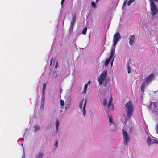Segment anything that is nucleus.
Instances as JSON below:
<instances>
[{
	"label": "nucleus",
	"mask_w": 158,
	"mask_h": 158,
	"mask_svg": "<svg viewBox=\"0 0 158 158\" xmlns=\"http://www.w3.org/2000/svg\"><path fill=\"white\" fill-rule=\"evenodd\" d=\"M153 105L155 107H156V108L157 107V103H156V102H154L153 103Z\"/></svg>",
	"instance_id": "nucleus-33"
},
{
	"label": "nucleus",
	"mask_w": 158,
	"mask_h": 158,
	"mask_svg": "<svg viewBox=\"0 0 158 158\" xmlns=\"http://www.w3.org/2000/svg\"><path fill=\"white\" fill-rule=\"evenodd\" d=\"M87 30V28L85 27L83 30L82 33L84 35L86 34Z\"/></svg>",
	"instance_id": "nucleus-22"
},
{
	"label": "nucleus",
	"mask_w": 158,
	"mask_h": 158,
	"mask_svg": "<svg viewBox=\"0 0 158 158\" xmlns=\"http://www.w3.org/2000/svg\"><path fill=\"white\" fill-rule=\"evenodd\" d=\"M86 89H85V88L84 89L83 92L85 93V94L86 93Z\"/></svg>",
	"instance_id": "nucleus-40"
},
{
	"label": "nucleus",
	"mask_w": 158,
	"mask_h": 158,
	"mask_svg": "<svg viewBox=\"0 0 158 158\" xmlns=\"http://www.w3.org/2000/svg\"><path fill=\"white\" fill-rule=\"evenodd\" d=\"M59 124V123L58 120V119H57L56 120V127L57 130L58 129Z\"/></svg>",
	"instance_id": "nucleus-25"
},
{
	"label": "nucleus",
	"mask_w": 158,
	"mask_h": 158,
	"mask_svg": "<svg viewBox=\"0 0 158 158\" xmlns=\"http://www.w3.org/2000/svg\"><path fill=\"white\" fill-rule=\"evenodd\" d=\"M146 84L145 83V81H144L142 85L141 86V91L142 92H143L144 91V89L145 87V84Z\"/></svg>",
	"instance_id": "nucleus-18"
},
{
	"label": "nucleus",
	"mask_w": 158,
	"mask_h": 158,
	"mask_svg": "<svg viewBox=\"0 0 158 158\" xmlns=\"http://www.w3.org/2000/svg\"><path fill=\"white\" fill-rule=\"evenodd\" d=\"M91 4L92 7L94 8H95L96 7V5L95 3L94 2H91Z\"/></svg>",
	"instance_id": "nucleus-28"
},
{
	"label": "nucleus",
	"mask_w": 158,
	"mask_h": 158,
	"mask_svg": "<svg viewBox=\"0 0 158 158\" xmlns=\"http://www.w3.org/2000/svg\"><path fill=\"white\" fill-rule=\"evenodd\" d=\"M64 0H61V4L62 6H63V3L64 2Z\"/></svg>",
	"instance_id": "nucleus-39"
},
{
	"label": "nucleus",
	"mask_w": 158,
	"mask_h": 158,
	"mask_svg": "<svg viewBox=\"0 0 158 158\" xmlns=\"http://www.w3.org/2000/svg\"><path fill=\"white\" fill-rule=\"evenodd\" d=\"M98 0H96V2H97Z\"/></svg>",
	"instance_id": "nucleus-47"
},
{
	"label": "nucleus",
	"mask_w": 158,
	"mask_h": 158,
	"mask_svg": "<svg viewBox=\"0 0 158 158\" xmlns=\"http://www.w3.org/2000/svg\"><path fill=\"white\" fill-rule=\"evenodd\" d=\"M151 6V10L152 16L156 15L158 13V9L153 0H149Z\"/></svg>",
	"instance_id": "nucleus-2"
},
{
	"label": "nucleus",
	"mask_w": 158,
	"mask_h": 158,
	"mask_svg": "<svg viewBox=\"0 0 158 158\" xmlns=\"http://www.w3.org/2000/svg\"><path fill=\"white\" fill-rule=\"evenodd\" d=\"M112 98L111 97L109 100L108 105L109 109L111 110H113L114 109L113 105L112 103Z\"/></svg>",
	"instance_id": "nucleus-7"
},
{
	"label": "nucleus",
	"mask_w": 158,
	"mask_h": 158,
	"mask_svg": "<svg viewBox=\"0 0 158 158\" xmlns=\"http://www.w3.org/2000/svg\"><path fill=\"white\" fill-rule=\"evenodd\" d=\"M121 38V36L119 32H116L114 35L113 40L118 41Z\"/></svg>",
	"instance_id": "nucleus-6"
},
{
	"label": "nucleus",
	"mask_w": 158,
	"mask_h": 158,
	"mask_svg": "<svg viewBox=\"0 0 158 158\" xmlns=\"http://www.w3.org/2000/svg\"><path fill=\"white\" fill-rule=\"evenodd\" d=\"M43 156V153L41 152H39L36 158H42Z\"/></svg>",
	"instance_id": "nucleus-21"
},
{
	"label": "nucleus",
	"mask_w": 158,
	"mask_h": 158,
	"mask_svg": "<svg viewBox=\"0 0 158 158\" xmlns=\"http://www.w3.org/2000/svg\"><path fill=\"white\" fill-rule=\"evenodd\" d=\"M60 104L61 106H63L64 104V102L62 100H60Z\"/></svg>",
	"instance_id": "nucleus-29"
},
{
	"label": "nucleus",
	"mask_w": 158,
	"mask_h": 158,
	"mask_svg": "<svg viewBox=\"0 0 158 158\" xmlns=\"http://www.w3.org/2000/svg\"><path fill=\"white\" fill-rule=\"evenodd\" d=\"M44 103H41L40 109L42 110H43L44 109Z\"/></svg>",
	"instance_id": "nucleus-31"
},
{
	"label": "nucleus",
	"mask_w": 158,
	"mask_h": 158,
	"mask_svg": "<svg viewBox=\"0 0 158 158\" xmlns=\"http://www.w3.org/2000/svg\"><path fill=\"white\" fill-rule=\"evenodd\" d=\"M107 100L106 99H104L103 102V104L104 106H107Z\"/></svg>",
	"instance_id": "nucleus-24"
},
{
	"label": "nucleus",
	"mask_w": 158,
	"mask_h": 158,
	"mask_svg": "<svg viewBox=\"0 0 158 158\" xmlns=\"http://www.w3.org/2000/svg\"><path fill=\"white\" fill-rule=\"evenodd\" d=\"M154 0L156 2H158V0Z\"/></svg>",
	"instance_id": "nucleus-45"
},
{
	"label": "nucleus",
	"mask_w": 158,
	"mask_h": 158,
	"mask_svg": "<svg viewBox=\"0 0 158 158\" xmlns=\"http://www.w3.org/2000/svg\"><path fill=\"white\" fill-rule=\"evenodd\" d=\"M73 26H71V24H70L69 28V32L70 33V32H72L73 30Z\"/></svg>",
	"instance_id": "nucleus-27"
},
{
	"label": "nucleus",
	"mask_w": 158,
	"mask_h": 158,
	"mask_svg": "<svg viewBox=\"0 0 158 158\" xmlns=\"http://www.w3.org/2000/svg\"><path fill=\"white\" fill-rule=\"evenodd\" d=\"M152 140L149 137H148L147 138V143L148 145H150L152 144Z\"/></svg>",
	"instance_id": "nucleus-15"
},
{
	"label": "nucleus",
	"mask_w": 158,
	"mask_h": 158,
	"mask_svg": "<svg viewBox=\"0 0 158 158\" xmlns=\"http://www.w3.org/2000/svg\"><path fill=\"white\" fill-rule=\"evenodd\" d=\"M115 47L112 48L111 50L110 55V57L112 58L114 54L115 53Z\"/></svg>",
	"instance_id": "nucleus-11"
},
{
	"label": "nucleus",
	"mask_w": 158,
	"mask_h": 158,
	"mask_svg": "<svg viewBox=\"0 0 158 158\" xmlns=\"http://www.w3.org/2000/svg\"><path fill=\"white\" fill-rule=\"evenodd\" d=\"M127 69L128 71V73H130L131 70V68L129 65V63H128L127 64Z\"/></svg>",
	"instance_id": "nucleus-19"
},
{
	"label": "nucleus",
	"mask_w": 158,
	"mask_h": 158,
	"mask_svg": "<svg viewBox=\"0 0 158 158\" xmlns=\"http://www.w3.org/2000/svg\"><path fill=\"white\" fill-rule=\"evenodd\" d=\"M114 56L113 57V59H112V61H111V62L110 63V64H111V66H112V65H113V61H114Z\"/></svg>",
	"instance_id": "nucleus-35"
},
{
	"label": "nucleus",
	"mask_w": 158,
	"mask_h": 158,
	"mask_svg": "<svg viewBox=\"0 0 158 158\" xmlns=\"http://www.w3.org/2000/svg\"><path fill=\"white\" fill-rule=\"evenodd\" d=\"M86 102H87V100H85V101L84 102V104H83V108L82 109V112H83V115L84 116H85L86 114V110H85V106H86Z\"/></svg>",
	"instance_id": "nucleus-9"
},
{
	"label": "nucleus",
	"mask_w": 158,
	"mask_h": 158,
	"mask_svg": "<svg viewBox=\"0 0 158 158\" xmlns=\"http://www.w3.org/2000/svg\"><path fill=\"white\" fill-rule=\"evenodd\" d=\"M110 128L111 130L113 131L115 129L116 127L115 123L110 124Z\"/></svg>",
	"instance_id": "nucleus-10"
},
{
	"label": "nucleus",
	"mask_w": 158,
	"mask_h": 158,
	"mask_svg": "<svg viewBox=\"0 0 158 158\" xmlns=\"http://www.w3.org/2000/svg\"><path fill=\"white\" fill-rule=\"evenodd\" d=\"M87 87H88L87 84H85V85L84 88H85V89H87Z\"/></svg>",
	"instance_id": "nucleus-36"
},
{
	"label": "nucleus",
	"mask_w": 158,
	"mask_h": 158,
	"mask_svg": "<svg viewBox=\"0 0 158 158\" xmlns=\"http://www.w3.org/2000/svg\"><path fill=\"white\" fill-rule=\"evenodd\" d=\"M55 146L56 147H57L58 146V140H56V143L55 144Z\"/></svg>",
	"instance_id": "nucleus-38"
},
{
	"label": "nucleus",
	"mask_w": 158,
	"mask_h": 158,
	"mask_svg": "<svg viewBox=\"0 0 158 158\" xmlns=\"http://www.w3.org/2000/svg\"><path fill=\"white\" fill-rule=\"evenodd\" d=\"M132 2L131 1V0H130L128 2V5H130L131 3Z\"/></svg>",
	"instance_id": "nucleus-37"
},
{
	"label": "nucleus",
	"mask_w": 158,
	"mask_h": 158,
	"mask_svg": "<svg viewBox=\"0 0 158 158\" xmlns=\"http://www.w3.org/2000/svg\"><path fill=\"white\" fill-rule=\"evenodd\" d=\"M122 131L124 139V143L127 145V144L129 140V136L127 132L124 129H122Z\"/></svg>",
	"instance_id": "nucleus-4"
},
{
	"label": "nucleus",
	"mask_w": 158,
	"mask_h": 158,
	"mask_svg": "<svg viewBox=\"0 0 158 158\" xmlns=\"http://www.w3.org/2000/svg\"><path fill=\"white\" fill-rule=\"evenodd\" d=\"M107 75V71H104L99 76L98 78V81L100 84L102 83L103 81L105 79Z\"/></svg>",
	"instance_id": "nucleus-3"
},
{
	"label": "nucleus",
	"mask_w": 158,
	"mask_h": 158,
	"mask_svg": "<svg viewBox=\"0 0 158 158\" xmlns=\"http://www.w3.org/2000/svg\"><path fill=\"white\" fill-rule=\"evenodd\" d=\"M34 128L35 129V131L38 130L40 129V127L38 126H34Z\"/></svg>",
	"instance_id": "nucleus-26"
},
{
	"label": "nucleus",
	"mask_w": 158,
	"mask_h": 158,
	"mask_svg": "<svg viewBox=\"0 0 158 158\" xmlns=\"http://www.w3.org/2000/svg\"><path fill=\"white\" fill-rule=\"evenodd\" d=\"M156 132L157 133H158V123L156 126Z\"/></svg>",
	"instance_id": "nucleus-34"
},
{
	"label": "nucleus",
	"mask_w": 158,
	"mask_h": 158,
	"mask_svg": "<svg viewBox=\"0 0 158 158\" xmlns=\"http://www.w3.org/2000/svg\"><path fill=\"white\" fill-rule=\"evenodd\" d=\"M44 94H42V96L41 98V103H44Z\"/></svg>",
	"instance_id": "nucleus-23"
},
{
	"label": "nucleus",
	"mask_w": 158,
	"mask_h": 158,
	"mask_svg": "<svg viewBox=\"0 0 158 158\" xmlns=\"http://www.w3.org/2000/svg\"><path fill=\"white\" fill-rule=\"evenodd\" d=\"M134 1H135V0H131V1L132 2H133Z\"/></svg>",
	"instance_id": "nucleus-46"
},
{
	"label": "nucleus",
	"mask_w": 158,
	"mask_h": 158,
	"mask_svg": "<svg viewBox=\"0 0 158 158\" xmlns=\"http://www.w3.org/2000/svg\"><path fill=\"white\" fill-rule=\"evenodd\" d=\"M76 19V14L75 13L72 19V21L71 22L70 24H71V26H73V25H74V23L75 22V20Z\"/></svg>",
	"instance_id": "nucleus-12"
},
{
	"label": "nucleus",
	"mask_w": 158,
	"mask_h": 158,
	"mask_svg": "<svg viewBox=\"0 0 158 158\" xmlns=\"http://www.w3.org/2000/svg\"><path fill=\"white\" fill-rule=\"evenodd\" d=\"M89 83V81L88 83Z\"/></svg>",
	"instance_id": "nucleus-48"
},
{
	"label": "nucleus",
	"mask_w": 158,
	"mask_h": 158,
	"mask_svg": "<svg viewBox=\"0 0 158 158\" xmlns=\"http://www.w3.org/2000/svg\"><path fill=\"white\" fill-rule=\"evenodd\" d=\"M126 1H125L124 2V4H123V6H125V5H126Z\"/></svg>",
	"instance_id": "nucleus-43"
},
{
	"label": "nucleus",
	"mask_w": 158,
	"mask_h": 158,
	"mask_svg": "<svg viewBox=\"0 0 158 158\" xmlns=\"http://www.w3.org/2000/svg\"><path fill=\"white\" fill-rule=\"evenodd\" d=\"M62 90L61 89L60 91V93H61Z\"/></svg>",
	"instance_id": "nucleus-44"
},
{
	"label": "nucleus",
	"mask_w": 158,
	"mask_h": 158,
	"mask_svg": "<svg viewBox=\"0 0 158 158\" xmlns=\"http://www.w3.org/2000/svg\"><path fill=\"white\" fill-rule=\"evenodd\" d=\"M154 77V75L152 73L149 75L148 77H146L145 80L144 81H145V83L148 84L153 79Z\"/></svg>",
	"instance_id": "nucleus-5"
},
{
	"label": "nucleus",
	"mask_w": 158,
	"mask_h": 158,
	"mask_svg": "<svg viewBox=\"0 0 158 158\" xmlns=\"http://www.w3.org/2000/svg\"><path fill=\"white\" fill-rule=\"evenodd\" d=\"M111 58L109 57V58H108L106 60L105 62V66H106L108 65Z\"/></svg>",
	"instance_id": "nucleus-13"
},
{
	"label": "nucleus",
	"mask_w": 158,
	"mask_h": 158,
	"mask_svg": "<svg viewBox=\"0 0 158 158\" xmlns=\"http://www.w3.org/2000/svg\"><path fill=\"white\" fill-rule=\"evenodd\" d=\"M135 36L134 35H131L129 39V44L130 45H133L134 40H135Z\"/></svg>",
	"instance_id": "nucleus-8"
},
{
	"label": "nucleus",
	"mask_w": 158,
	"mask_h": 158,
	"mask_svg": "<svg viewBox=\"0 0 158 158\" xmlns=\"http://www.w3.org/2000/svg\"><path fill=\"white\" fill-rule=\"evenodd\" d=\"M126 113L128 118H130L133 115L135 109L133 103L131 100H129L125 104Z\"/></svg>",
	"instance_id": "nucleus-1"
},
{
	"label": "nucleus",
	"mask_w": 158,
	"mask_h": 158,
	"mask_svg": "<svg viewBox=\"0 0 158 158\" xmlns=\"http://www.w3.org/2000/svg\"><path fill=\"white\" fill-rule=\"evenodd\" d=\"M52 58L50 60V65H51L52 62Z\"/></svg>",
	"instance_id": "nucleus-42"
},
{
	"label": "nucleus",
	"mask_w": 158,
	"mask_h": 158,
	"mask_svg": "<svg viewBox=\"0 0 158 158\" xmlns=\"http://www.w3.org/2000/svg\"><path fill=\"white\" fill-rule=\"evenodd\" d=\"M152 144L153 143H156V144H157L158 143V141L156 140H155V139H154L153 141L152 142Z\"/></svg>",
	"instance_id": "nucleus-30"
},
{
	"label": "nucleus",
	"mask_w": 158,
	"mask_h": 158,
	"mask_svg": "<svg viewBox=\"0 0 158 158\" xmlns=\"http://www.w3.org/2000/svg\"><path fill=\"white\" fill-rule=\"evenodd\" d=\"M118 42V41H114V40H113V42H114V45H113V46H114V47H115V45H116V44H117V42Z\"/></svg>",
	"instance_id": "nucleus-32"
},
{
	"label": "nucleus",
	"mask_w": 158,
	"mask_h": 158,
	"mask_svg": "<svg viewBox=\"0 0 158 158\" xmlns=\"http://www.w3.org/2000/svg\"><path fill=\"white\" fill-rule=\"evenodd\" d=\"M66 103H67L66 107H69V106L70 105L71 103V99L69 98L67 100V102H66Z\"/></svg>",
	"instance_id": "nucleus-17"
},
{
	"label": "nucleus",
	"mask_w": 158,
	"mask_h": 158,
	"mask_svg": "<svg viewBox=\"0 0 158 158\" xmlns=\"http://www.w3.org/2000/svg\"><path fill=\"white\" fill-rule=\"evenodd\" d=\"M57 65H58V63H57L56 64V65H55V67L56 68H57Z\"/></svg>",
	"instance_id": "nucleus-41"
},
{
	"label": "nucleus",
	"mask_w": 158,
	"mask_h": 158,
	"mask_svg": "<svg viewBox=\"0 0 158 158\" xmlns=\"http://www.w3.org/2000/svg\"><path fill=\"white\" fill-rule=\"evenodd\" d=\"M107 117L109 118V124L114 123L112 117L109 115H108Z\"/></svg>",
	"instance_id": "nucleus-16"
},
{
	"label": "nucleus",
	"mask_w": 158,
	"mask_h": 158,
	"mask_svg": "<svg viewBox=\"0 0 158 158\" xmlns=\"http://www.w3.org/2000/svg\"><path fill=\"white\" fill-rule=\"evenodd\" d=\"M84 100V99H83L79 102V108L80 109H82V104H83V103Z\"/></svg>",
	"instance_id": "nucleus-20"
},
{
	"label": "nucleus",
	"mask_w": 158,
	"mask_h": 158,
	"mask_svg": "<svg viewBox=\"0 0 158 158\" xmlns=\"http://www.w3.org/2000/svg\"><path fill=\"white\" fill-rule=\"evenodd\" d=\"M46 84L44 83L43 84V87L42 88V94H44V92L45 90Z\"/></svg>",
	"instance_id": "nucleus-14"
}]
</instances>
